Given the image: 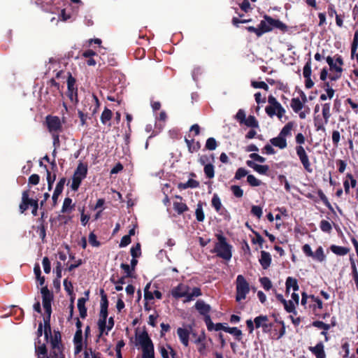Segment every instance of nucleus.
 Segmentation results:
<instances>
[{
    "label": "nucleus",
    "mask_w": 358,
    "mask_h": 358,
    "mask_svg": "<svg viewBox=\"0 0 358 358\" xmlns=\"http://www.w3.org/2000/svg\"><path fill=\"white\" fill-rule=\"evenodd\" d=\"M108 307V301L106 295L102 294L100 302L99 318L98 320V327L100 332L99 336L103 334L108 335V332L114 326V320L112 317H110L107 322Z\"/></svg>",
    "instance_id": "f257e3e1"
},
{
    "label": "nucleus",
    "mask_w": 358,
    "mask_h": 358,
    "mask_svg": "<svg viewBox=\"0 0 358 358\" xmlns=\"http://www.w3.org/2000/svg\"><path fill=\"white\" fill-rule=\"evenodd\" d=\"M171 294L175 299L185 297L184 301L189 302L194 300L195 297L201 296V292L198 287H194L192 292H189L188 285L180 283L171 289Z\"/></svg>",
    "instance_id": "f03ea898"
},
{
    "label": "nucleus",
    "mask_w": 358,
    "mask_h": 358,
    "mask_svg": "<svg viewBox=\"0 0 358 358\" xmlns=\"http://www.w3.org/2000/svg\"><path fill=\"white\" fill-rule=\"evenodd\" d=\"M41 293L42 294L43 299V306L46 314V315L43 318V321L45 338H47L48 333H50V320L52 313L51 302L53 296L52 293L48 290L47 287H43L41 289Z\"/></svg>",
    "instance_id": "7ed1b4c3"
},
{
    "label": "nucleus",
    "mask_w": 358,
    "mask_h": 358,
    "mask_svg": "<svg viewBox=\"0 0 358 358\" xmlns=\"http://www.w3.org/2000/svg\"><path fill=\"white\" fill-rule=\"evenodd\" d=\"M137 344L142 350V358H155L153 343L146 331H143L136 336Z\"/></svg>",
    "instance_id": "20e7f679"
},
{
    "label": "nucleus",
    "mask_w": 358,
    "mask_h": 358,
    "mask_svg": "<svg viewBox=\"0 0 358 358\" xmlns=\"http://www.w3.org/2000/svg\"><path fill=\"white\" fill-rule=\"evenodd\" d=\"M296 142L299 144V145L296 147V152L297 156L299 157L303 168L309 173H311L313 169L311 168L310 162L309 161L308 156L304 149V148L301 145L305 143V137L301 133L297 134L296 136Z\"/></svg>",
    "instance_id": "39448f33"
},
{
    "label": "nucleus",
    "mask_w": 358,
    "mask_h": 358,
    "mask_svg": "<svg viewBox=\"0 0 358 358\" xmlns=\"http://www.w3.org/2000/svg\"><path fill=\"white\" fill-rule=\"evenodd\" d=\"M268 105L265 108V111L267 115L271 117L276 115L280 120H282V118L285 113V109L273 96H268Z\"/></svg>",
    "instance_id": "423d86ee"
},
{
    "label": "nucleus",
    "mask_w": 358,
    "mask_h": 358,
    "mask_svg": "<svg viewBox=\"0 0 358 358\" xmlns=\"http://www.w3.org/2000/svg\"><path fill=\"white\" fill-rule=\"evenodd\" d=\"M46 124L48 131L52 134L54 140V144L59 142V134L62 131V122L57 116L48 115L46 117Z\"/></svg>",
    "instance_id": "0eeeda50"
},
{
    "label": "nucleus",
    "mask_w": 358,
    "mask_h": 358,
    "mask_svg": "<svg viewBox=\"0 0 358 358\" xmlns=\"http://www.w3.org/2000/svg\"><path fill=\"white\" fill-rule=\"evenodd\" d=\"M236 301H241L246 298L247 294L250 292V286L245 278L242 275H238L236 278Z\"/></svg>",
    "instance_id": "6e6552de"
},
{
    "label": "nucleus",
    "mask_w": 358,
    "mask_h": 358,
    "mask_svg": "<svg viewBox=\"0 0 358 358\" xmlns=\"http://www.w3.org/2000/svg\"><path fill=\"white\" fill-rule=\"evenodd\" d=\"M87 173V166L82 163L79 164L72 178L71 189L73 190H78L82 180L86 177Z\"/></svg>",
    "instance_id": "1a4fd4ad"
},
{
    "label": "nucleus",
    "mask_w": 358,
    "mask_h": 358,
    "mask_svg": "<svg viewBox=\"0 0 358 358\" xmlns=\"http://www.w3.org/2000/svg\"><path fill=\"white\" fill-rule=\"evenodd\" d=\"M195 308L201 315H203L204 321L207 327L212 326L213 322L209 315L210 306L206 303L203 301L199 300L195 303Z\"/></svg>",
    "instance_id": "9d476101"
},
{
    "label": "nucleus",
    "mask_w": 358,
    "mask_h": 358,
    "mask_svg": "<svg viewBox=\"0 0 358 358\" xmlns=\"http://www.w3.org/2000/svg\"><path fill=\"white\" fill-rule=\"evenodd\" d=\"M50 333H48V336L50 334ZM48 336L45 338V334H44V342H41L40 338H37L35 341V348H36V352L38 355V358H49L46 356V348H45V342L48 341ZM60 358H64V357H61Z\"/></svg>",
    "instance_id": "9b49d317"
},
{
    "label": "nucleus",
    "mask_w": 358,
    "mask_h": 358,
    "mask_svg": "<svg viewBox=\"0 0 358 358\" xmlns=\"http://www.w3.org/2000/svg\"><path fill=\"white\" fill-rule=\"evenodd\" d=\"M33 202L38 201L36 200L29 199L27 191L23 192L22 196V203L20 205V209L21 213H24L26 210H27L29 206L33 208V207H34V204L33 203Z\"/></svg>",
    "instance_id": "f8f14e48"
},
{
    "label": "nucleus",
    "mask_w": 358,
    "mask_h": 358,
    "mask_svg": "<svg viewBox=\"0 0 358 358\" xmlns=\"http://www.w3.org/2000/svg\"><path fill=\"white\" fill-rule=\"evenodd\" d=\"M272 18L271 17L266 16L264 20H262L259 24L260 31L258 33V36H260L264 33L270 31L272 30Z\"/></svg>",
    "instance_id": "ddd939ff"
},
{
    "label": "nucleus",
    "mask_w": 358,
    "mask_h": 358,
    "mask_svg": "<svg viewBox=\"0 0 358 358\" xmlns=\"http://www.w3.org/2000/svg\"><path fill=\"white\" fill-rule=\"evenodd\" d=\"M159 350L162 358H170L169 355L172 358H178L176 353L169 345H162L159 347Z\"/></svg>",
    "instance_id": "4468645a"
},
{
    "label": "nucleus",
    "mask_w": 358,
    "mask_h": 358,
    "mask_svg": "<svg viewBox=\"0 0 358 358\" xmlns=\"http://www.w3.org/2000/svg\"><path fill=\"white\" fill-rule=\"evenodd\" d=\"M86 298L82 297L78 300V308L80 317L85 318L87 316V308L85 307L86 301L88 299L89 292H85Z\"/></svg>",
    "instance_id": "2eb2a0df"
},
{
    "label": "nucleus",
    "mask_w": 358,
    "mask_h": 358,
    "mask_svg": "<svg viewBox=\"0 0 358 358\" xmlns=\"http://www.w3.org/2000/svg\"><path fill=\"white\" fill-rule=\"evenodd\" d=\"M212 252L217 256L224 258V237L222 235L218 236V242L216 243Z\"/></svg>",
    "instance_id": "dca6fc26"
},
{
    "label": "nucleus",
    "mask_w": 358,
    "mask_h": 358,
    "mask_svg": "<svg viewBox=\"0 0 358 358\" xmlns=\"http://www.w3.org/2000/svg\"><path fill=\"white\" fill-rule=\"evenodd\" d=\"M177 334L180 338V342L185 345L187 346L189 344V331L187 329L179 327L177 329Z\"/></svg>",
    "instance_id": "f3484780"
},
{
    "label": "nucleus",
    "mask_w": 358,
    "mask_h": 358,
    "mask_svg": "<svg viewBox=\"0 0 358 358\" xmlns=\"http://www.w3.org/2000/svg\"><path fill=\"white\" fill-rule=\"evenodd\" d=\"M247 165L251 168H252L255 171L261 174H265L268 171V166L266 165H259L255 164L252 161H247Z\"/></svg>",
    "instance_id": "a211bd4d"
},
{
    "label": "nucleus",
    "mask_w": 358,
    "mask_h": 358,
    "mask_svg": "<svg viewBox=\"0 0 358 358\" xmlns=\"http://www.w3.org/2000/svg\"><path fill=\"white\" fill-rule=\"evenodd\" d=\"M309 350L315 355L317 358H325L324 345L322 343H317L315 347H310Z\"/></svg>",
    "instance_id": "6ab92c4d"
},
{
    "label": "nucleus",
    "mask_w": 358,
    "mask_h": 358,
    "mask_svg": "<svg viewBox=\"0 0 358 358\" xmlns=\"http://www.w3.org/2000/svg\"><path fill=\"white\" fill-rule=\"evenodd\" d=\"M270 142L273 145L278 147L280 149H285L287 145L286 138H283L279 135L277 137L271 138Z\"/></svg>",
    "instance_id": "aec40b11"
},
{
    "label": "nucleus",
    "mask_w": 358,
    "mask_h": 358,
    "mask_svg": "<svg viewBox=\"0 0 358 358\" xmlns=\"http://www.w3.org/2000/svg\"><path fill=\"white\" fill-rule=\"evenodd\" d=\"M271 262V258L270 254L267 252L262 251L261 257L259 259V262H260L261 265L262 266V267L264 269L267 268L270 266Z\"/></svg>",
    "instance_id": "412c9836"
},
{
    "label": "nucleus",
    "mask_w": 358,
    "mask_h": 358,
    "mask_svg": "<svg viewBox=\"0 0 358 358\" xmlns=\"http://www.w3.org/2000/svg\"><path fill=\"white\" fill-rule=\"evenodd\" d=\"M294 127V122H289L286 124L283 128L281 129L280 134H278L280 136L283 138H286L287 136H289L292 134V130Z\"/></svg>",
    "instance_id": "4be33fe9"
},
{
    "label": "nucleus",
    "mask_w": 358,
    "mask_h": 358,
    "mask_svg": "<svg viewBox=\"0 0 358 358\" xmlns=\"http://www.w3.org/2000/svg\"><path fill=\"white\" fill-rule=\"evenodd\" d=\"M65 183V179L62 178L60 180L57 182L56 187L55 189V191L52 194V199L56 201L59 195L62 192Z\"/></svg>",
    "instance_id": "5701e85b"
},
{
    "label": "nucleus",
    "mask_w": 358,
    "mask_h": 358,
    "mask_svg": "<svg viewBox=\"0 0 358 358\" xmlns=\"http://www.w3.org/2000/svg\"><path fill=\"white\" fill-rule=\"evenodd\" d=\"M268 321V317L266 315H260L255 318L254 322L256 328L264 327L268 328V326L266 324Z\"/></svg>",
    "instance_id": "b1692460"
},
{
    "label": "nucleus",
    "mask_w": 358,
    "mask_h": 358,
    "mask_svg": "<svg viewBox=\"0 0 358 358\" xmlns=\"http://www.w3.org/2000/svg\"><path fill=\"white\" fill-rule=\"evenodd\" d=\"M331 250L336 255L339 256H344L347 255L350 250L348 248L332 245L331 246Z\"/></svg>",
    "instance_id": "393cba45"
},
{
    "label": "nucleus",
    "mask_w": 358,
    "mask_h": 358,
    "mask_svg": "<svg viewBox=\"0 0 358 358\" xmlns=\"http://www.w3.org/2000/svg\"><path fill=\"white\" fill-rule=\"evenodd\" d=\"M290 106L295 113H299L303 107V103L298 98H293L291 100Z\"/></svg>",
    "instance_id": "a878e982"
},
{
    "label": "nucleus",
    "mask_w": 358,
    "mask_h": 358,
    "mask_svg": "<svg viewBox=\"0 0 358 358\" xmlns=\"http://www.w3.org/2000/svg\"><path fill=\"white\" fill-rule=\"evenodd\" d=\"M243 124L251 128H259V122L253 115H249L246 117Z\"/></svg>",
    "instance_id": "bb28decb"
},
{
    "label": "nucleus",
    "mask_w": 358,
    "mask_h": 358,
    "mask_svg": "<svg viewBox=\"0 0 358 358\" xmlns=\"http://www.w3.org/2000/svg\"><path fill=\"white\" fill-rule=\"evenodd\" d=\"M292 287L294 291H297L299 289V285L297 284V281L296 279L288 277L286 280V291L287 292H289L290 288Z\"/></svg>",
    "instance_id": "cd10ccee"
},
{
    "label": "nucleus",
    "mask_w": 358,
    "mask_h": 358,
    "mask_svg": "<svg viewBox=\"0 0 358 358\" xmlns=\"http://www.w3.org/2000/svg\"><path fill=\"white\" fill-rule=\"evenodd\" d=\"M312 257L320 262H324L326 259V256L322 247L320 246L316 251L313 252Z\"/></svg>",
    "instance_id": "c85d7f7f"
},
{
    "label": "nucleus",
    "mask_w": 358,
    "mask_h": 358,
    "mask_svg": "<svg viewBox=\"0 0 358 358\" xmlns=\"http://www.w3.org/2000/svg\"><path fill=\"white\" fill-rule=\"evenodd\" d=\"M225 332L233 335L238 341H240L242 338V331L236 327H225Z\"/></svg>",
    "instance_id": "c756f323"
},
{
    "label": "nucleus",
    "mask_w": 358,
    "mask_h": 358,
    "mask_svg": "<svg viewBox=\"0 0 358 358\" xmlns=\"http://www.w3.org/2000/svg\"><path fill=\"white\" fill-rule=\"evenodd\" d=\"M173 208L178 214H182L187 210V205L182 201H175L173 203Z\"/></svg>",
    "instance_id": "7c9ffc66"
},
{
    "label": "nucleus",
    "mask_w": 358,
    "mask_h": 358,
    "mask_svg": "<svg viewBox=\"0 0 358 358\" xmlns=\"http://www.w3.org/2000/svg\"><path fill=\"white\" fill-rule=\"evenodd\" d=\"M211 205L217 212L221 210L222 202L220 198L218 196L217 194H215L213 195L211 201Z\"/></svg>",
    "instance_id": "2f4dec72"
},
{
    "label": "nucleus",
    "mask_w": 358,
    "mask_h": 358,
    "mask_svg": "<svg viewBox=\"0 0 358 358\" xmlns=\"http://www.w3.org/2000/svg\"><path fill=\"white\" fill-rule=\"evenodd\" d=\"M195 215H196V220L199 222H203V220L205 218V215H204V213H203V206H202V204L201 203H199L196 205V210H195Z\"/></svg>",
    "instance_id": "473e14b6"
},
{
    "label": "nucleus",
    "mask_w": 358,
    "mask_h": 358,
    "mask_svg": "<svg viewBox=\"0 0 358 358\" xmlns=\"http://www.w3.org/2000/svg\"><path fill=\"white\" fill-rule=\"evenodd\" d=\"M111 117H112L111 110L108 108H105L104 110L102 112V114L101 116V122L103 124H106L111 119Z\"/></svg>",
    "instance_id": "72a5a7b5"
},
{
    "label": "nucleus",
    "mask_w": 358,
    "mask_h": 358,
    "mask_svg": "<svg viewBox=\"0 0 358 358\" xmlns=\"http://www.w3.org/2000/svg\"><path fill=\"white\" fill-rule=\"evenodd\" d=\"M283 306L287 312L293 313L295 315L296 314V305L292 301H285V303H283Z\"/></svg>",
    "instance_id": "f704fd0d"
},
{
    "label": "nucleus",
    "mask_w": 358,
    "mask_h": 358,
    "mask_svg": "<svg viewBox=\"0 0 358 358\" xmlns=\"http://www.w3.org/2000/svg\"><path fill=\"white\" fill-rule=\"evenodd\" d=\"M330 109H331L330 103H324L322 106V115H323V117H324L326 123L328 122L329 119L331 116Z\"/></svg>",
    "instance_id": "c9c22d12"
},
{
    "label": "nucleus",
    "mask_w": 358,
    "mask_h": 358,
    "mask_svg": "<svg viewBox=\"0 0 358 358\" xmlns=\"http://www.w3.org/2000/svg\"><path fill=\"white\" fill-rule=\"evenodd\" d=\"M320 229L322 231L329 233L331 231V223L327 220H322L320 222Z\"/></svg>",
    "instance_id": "e433bc0d"
},
{
    "label": "nucleus",
    "mask_w": 358,
    "mask_h": 358,
    "mask_svg": "<svg viewBox=\"0 0 358 358\" xmlns=\"http://www.w3.org/2000/svg\"><path fill=\"white\" fill-rule=\"evenodd\" d=\"M260 283L266 290H269L272 287V282L267 277H263L259 279Z\"/></svg>",
    "instance_id": "4c0bfd02"
},
{
    "label": "nucleus",
    "mask_w": 358,
    "mask_h": 358,
    "mask_svg": "<svg viewBox=\"0 0 358 358\" xmlns=\"http://www.w3.org/2000/svg\"><path fill=\"white\" fill-rule=\"evenodd\" d=\"M230 189L236 197L241 198L243 196V191L239 186L232 185Z\"/></svg>",
    "instance_id": "58836bf2"
},
{
    "label": "nucleus",
    "mask_w": 358,
    "mask_h": 358,
    "mask_svg": "<svg viewBox=\"0 0 358 358\" xmlns=\"http://www.w3.org/2000/svg\"><path fill=\"white\" fill-rule=\"evenodd\" d=\"M206 148L209 150H214L217 148V142L214 138H209L206 141Z\"/></svg>",
    "instance_id": "ea45409f"
},
{
    "label": "nucleus",
    "mask_w": 358,
    "mask_h": 358,
    "mask_svg": "<svg viewBox=\"0 0 358 358\" xmlns=\"http://www.w3.org/2000/svg\"><path fill=\"white\" fill-rule=\"evenodd\" d=\"M67 88L68 91L77 90L76 87V79L71 75H69L67 79Z\"/></svg>",
    "instance_id": "a19ab883"
},
{
    "label": "nucleus",
    "mask_w": 358,
    "mask_h": 358,
    "mask_svg": "<svg viewBox=\"0 0 358 358\" xmlns=\"http://www.w3.org/2000/svg\"><path fill=\"white\" fill-rule=\"evenodd\" d=\"M204 173L208 178L214 177V167L211 164H206L204 166Z\"/></svg>",
    "instance_id": "79ce46f5"
},
{
    "label": "nucleus",
    "mask_w": 358,
    "mask_h": 358,
    "mask_svg": "<svg viewBox=\"0 0 358 358\" xmlns=\"http://www.w3.org/2000/svg\"><path fill=\"white\" fill-rule=\"evenodd\" d=\"M251 85L255 88H261L265 90L266 91H268L269 89L268 85L265 82L263 81H252Z\"/></svg>",
    "instance_id": "37998d69"
},
{
    "label": "nucleus",
    "mask_w": 358,
    "mask_h": 358,
    "mask_svg": "<svg viewBox=\"0 0 358 358\" xmlns=\"http://www.w3.org/2000/svg\"><path fill=\"white\" fill-rule=\"evenodd\" d=\"M236 119L239 122V123L243 124L246 119L245 110L243 109H239L236 115Z\"/></svg>",
    "instance_id": "c03bdc74"
},
{
    "label": "nucleus",
    "mask_w": 358,
    "mask_h": 358,
    "mask_svg": "<svg viewBox=\"0 0 358 358\" xmlns=\"http://www.w3.org/2000/svg\"><path fill=\"white\" fill-rule=\"evenodd\" d=\"M309 298L311 299V301L313 302V306L314 309H315L316 308L319 309L322 308V301L320 299L314 296H310Z\"/></svg>",
    "instance_id": "a18cd8bd"
},
{
    "label": "nucleus",
    "mask_w": 358,
    "mask_h": 358,
    "mask_svg": "<svg viewBox=\"0 0 358 358\" xmlns=\"http://www.w3.org/2000/svg\"><path fill=\"white\" fill-rule=\"evenodd\" d=\"M247 180L248 182V183L253 186V187H257V186H259L260 184H261V181L259 180L257 178H256L254 176L252 175H249L248 176V178H247Z\"/></svg>",
    "instance_id": "49530a36"
},
{
    "label": "nucleus",
    "mask_w": 358,
    "mask_h": 358,
    "mask_svg": "<svg viewBox=\"0 0 358 358\" xmlns=\"http://www.w3.org/2000/svg\"><path fill=\"white\" fill-rule=\"evenodd\" d=\"M72 200L70 198H66L64 201L62 212L65 213L69 211L71 208Z\"/></svg>",
    "instance_id": "de8ad7c7"
},
{
    "label": "nucleus",
    "mask_w": 358,
    "mask_h": 358,
    "mask_svg": "<svg viewBox=\"0 0 358 358\" xmlns=\"http://www.w3.org/2000/svg\"><path fill=\"white\" fill-rule=\"evenodd\" d=\"M42 264H43L44 272L45 273H49L51 270V266H50V260L47 257H45L43 259Z\"/></svg>",
    "instance_id": "09e8293b"
},
{
    "label": "nucleus",
    "mask_w": 358,
    "mask_h": 358,
    "mask_svg": "<svg viewBox=\"0 0 358 358\" xmlns=\"http://www.w3.org/2000/svg\"><path fill=\"white\" fill-rule=\"evenodd\" d=\"M199 182H197L196 180H193V179H189L188 180V181L183 184V187L184 188H196L197 187H199Z\"/></svg>",
    "instance_id": "8fccbe9b"
},
{
    "label": "nucleus",
    "mask_w": 358,
    "mask_h": 358,
    "mask_svg": "<svg viewBox=\"0 0 358 358\" xmlns=\"http://www.w3.org/2000/svg\"><path fill=\"white\" fill-rule=\"evenodd\" d=\"M271 22H272V29L273 27H276L281 30H285L287 28L286 25L278 20H275V19L272 18Z\"/></svg>",
    "instance_id": "3c124183"
},
{
    "label": "nucleus",
    "mask_w": 358,
    "mask_h": 358,
    "mask_svg": "<svg viewBox=\"0 0 358 358\" xmlns=\"http://www.w3.org/2000/svg\"><path fill=\"white\" fill-rule=\"evenodd\" d=\"M131 255L132 257L136 258L141 255V246L140 244L138 243L135 247H132L131 248Z\"/></svg>",
    "instance_id": "603ef678"
},
{
    "label": "nucleus",
    "mask_w": 358,
    "mask_h": 358,
    "mask_svg": "<svg viewBox=\"0 0 358 358\" xmlns=\"http://www.w3.org/2000/svg\"><path fill=\"white\" fill-rule=\"evenodd\" d=\"M303 74L304 78H308L311 75L310 62H308L303 67Z\"/></svg>",
    "instance_id": "864d4df0"
},
{
    "label": "nucleus",
    "mask_w": 358,
    "mask_h": 358,
    "mask_svg": "<svg viewBox=\"0 0 358 358\" xmlns=\"http://www.w3.org/2000/svg\"><path fill=\"white\" fill-rule=\"evenodd\" d=\"M89 243L94 247H98L100 245L99 242L96 240V236L94 233L90 234Z\"/></svg>",
    "instance_id": "5fc2aeb1"
},
{
    "label": "nucleus",
    "mask_w": 358,
    "mask_h": 358,
    "mask_svg": "<svg viewBox=\"0 0 358 358\" xmlns=\"http://www.w3.org/2000/svg\"><path fill=\"white\" fill-rule=\"evenodd\" d=\"M251 213L258 218H260L262 215V208L257 206H253L251 209Z\"/></svg>",
    "instance_id": "6e6d98bb"
},
{
    "label": "nucleus",
    "mask_w": 358,
    "mask_h": 358,
    "mask_svg": "<svg viewBox=\"0 0 358 358\" xmlns=\"http://www.w3.org/2000/svg\"><path fill=\"white\" fill-rule=\"evenodd\" d=\"M150 284H148L144 289V297L146 300H152L154 299L153 292L149 291Z\"/></svg>",
    "instance_id": "4d7b16f0"
},
{
    "label": "nucleus",
    "mask_w": 358,
    "mask_h": 358,
    "mask_svg": "<svg viewBox=\"0 0 358 358\" xmlns=\"http://www.w3.org/2000/svg\"><path fill=\"white\" fill-rule=\"evenodd\" d=\"M248 174V171L243 168H239L235 175V178L240 180Z\"/></svg>",
    "instance_id": "13d9d810"
},
{
    "label": "nucleus",
    "mask_w": 358,
    "mask_h": 358,
    "mask_svg": "<svg viewBox=\"0 0 358 358\" xmlns=\"http://www.w3.org/2000/svg\"><path fill=\"white\" fill-rule=\"evenodd\" d=\"M131 243V237L129 235H125L124 236L120 243V247L124 248L128 245Z\"/></svg>",
    "instance_id": "bf43d9fd"
},
{
    "label": "nucleus",
    "mask_w": 358,
    "mask_h": 358,
    "mask_svg": "<svg viewBox=\"0 0 358 358\" xmlns=\"http://www.w3.org/2000/svg\"><path fill=\"white\" fill-rule=\"evenodd\" d=\"M73 342L76 343H83V333L82 329H77L73 338Z\"/></svg>",
    "instance_id": "052dcab7"
},
{
    "label": "nucleus",
    "mask_w": 358,
    "mask_h": 358,
    "mask_svg": "<svg viewBox=\"0 0 358 358\" xmlns=\"http://www.w3.org/2000/svg\"><path fill=\"white\" fill-rule=\"evenodd\" d=\"M207 328L209 331H221V330L224 329V324L222 323H217L215 324L213 322V325L209 327H207Z\"/></svg>",
    "instance_id": "680f3d73"
},
{
    "label": "nucleus",
    "mask_w": 358,
    "mask_h": 358,
    "mask_svg": "<svg viewBox=\"0 0 358 358\" xmlns=\"http://www.w3.org/2000/svg\"><path fill=\"white\" fill-rule=\"evenodd\" d=\"M125 277H122L120 279H119L117 281L113 282L115 285V289L117 291H121L122 290V285L125 283L124 281Z\"/></svg>",
    "instance_id": "e2e57ef3"
},
{
    "label": "nucleus",
    "mask_w": 358,
    "mask_h": 358,
    "mask_svg": "<svg viewBox=\"0 0 358 358\" xmlns=\"http://www.w3.org/2000/svg\"><path fill=\"white\" fill-rule=\"evenodd\" d=\"M313 326L317 327V328H320V329H322L325 331L328 330L329 329V325L327 324H325L323 322H321V321H316L315 322H313Z\"/></svg>",
    "instance_id": "0e129e2a"
},
{
    "label": "nucleus",
    "mask_w": 358,
    "mask_h": 358,
    "mask_svg": "<svg viewBox=\"0 0 358 358\" xmlns=\"http://www.w3.org/2000/svg\"><path fill=\"white\" fill-rule=\"evenodd\" d=\"M40 178L37 174H32L29 178V182L31 185H37L39 182Z\"/></svg>",
    "instance_id": "69168bd1"
},
{
    "label": "nucleus",
    "mask_w": 358,
    "mask_h": 358,
    "mask_svg": "<svg viewBox=\"0 0 358 358\" xmlns=\"http://www.w3.org/2000/svg\"><path fill=\"white\" fill-rule=\"evenodd\" d=\"M341 136L338 131H334L332 133V141L334 145H338L340 141Z\"/></svg>",
    "instance_id": "338daca9"
},
{
    "label": "nucleus",
    "mask_w": 358,
    "mask_h": 358,
    "mask_svg": "<svg viewBox=\"0 0 358 358\" xmlns=\"http://www.w3.org/2000/svg\"><path fill=\"white\" fill-rule=\"evenodd\" d=\"M303 252L308 257H311L313 255V252L311 250L310 246L308 244H306L303 246Z\"/></svg>",
    "instance_id": "774afa93"
}]
</instances>
